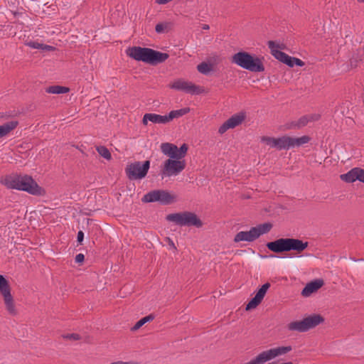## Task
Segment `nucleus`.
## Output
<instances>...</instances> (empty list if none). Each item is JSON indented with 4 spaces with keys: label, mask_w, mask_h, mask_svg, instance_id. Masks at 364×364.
Wrapping results in <instances>:
<instances>
[{
    "label": "nucleus",
    "mask_w": 364,
    "mask_h": 364,
    "mask_svg": "<svg viewBox=\"0 0 364 364\" xmlns=\"http://www.w3.org/2000/svg\"><path fill=\"white\" fill-rule=\"evenodd\" d=\"M1 183L9 189L23 191L35 196L41 194L42 188L31 176L28 175L17 173L6 175L1 180Z\"/></svg>",
    "instance_id": "1"
},
{
    "label": "nucleus",
    "mask_w": 364,
    "mask_h": 364,
    "mask_svg": "<svg viewBox=\"0 0 364 364\" xmlns=\"http://www.w3.org/2000/svg\"><path fill=\"white\" fill-rule=\"evenodd\" d=\"M127 55L137 61L156 65L165 62L169 57L168 53H161L149 48L133 46L129 48Z\"/></svg>",
    "instance_id": "2"
},
{
    "label": "nucleus",
    "mask_w": 364,
    "mask_h": 364,
    "mask_svg": "<svg viewBox=\"0 0 364 364\" xmlns=\"http://www.w3.org/2000/svg\"><path fill=\"white\" fill-rule=\"evenodd\" d=\"M266 246L275 253L295 251L299 254L308 247L309 242L297 238H279L267 242Z\"/></svg>",
    "instance_id": "3"
},
{
    "label": "nucleus",
    "mask_w": 364,
    "mask_h": 364,
    "mask_svg": "<svg viewBox=\"0 0 364 364\" xmlns=\"http://www.w3.org/2000/svg\"><path fill=\"white\" fill-rule=\"evenodd\" d=\"M262 59L246 51H240L232 56V63L253 73L264 71Z\"/></svg>",
    "instance_id": "4"
},
{
    "label": "nucleus",
    "mask_w": 364,
    "mask_h": 364,
    "mask_svg": "<svg viewBox=\"0 0 364 364\" xmlns=\"http://www.w3.org/2000/svg\"><path fill=\"white\" fill-rule=\"evenodd\" d=\"M166 220L179 226H195L196 228L203 226V222L196 214L189 211L168 214L166 215Z\"/></svg>",
    "instance_id": "5"
},
{
    "label": "nucleus",
    "mask_w": 364,
    "mask_h": 364,
    "mask_svg": "<svg viewBox=\"0 0 364 364\" xmlns=\"http://www.w3.org/2000/svg\"><path fill=\"white\" fill-rule=\"evenodd\" d=\"M323 321L324 318L322 316L314 314L302 320L290 322L287 325V328L291 331L304 333L315 328Z\"/></svg>",
    "instance_id": "6"
},
{
    "label": "nucleus",
    "mask_w": 364,
    "mask_h": 364,
    "mask_svg": "<svg viewBox=\"0 0 364 364\" xmlns=\"http://www.w3.org/2000/svg\"><path fill=\"white\" fill-rule=\"evenodd\" d=\"M272 228L270 223H264L259 224L255 227L251 228L249 231H240L237 232L234 238L235 242L241 241L253 242L260 235L269 232Z\"/></svg>",
    "instance_id": "7"
},
{
    "label": "nucleus",
    "mask_w": 364,
    "mask_h": 364,
    "mask_svg": "<svg viewBox=\"0 0 364 364\" xmlns=\"http://www.w3.org/2000/svg\"><path fill=\"white\" fill-rule=\"evenodd\" d=\"M150 168V161L144 162L134 161L128 164L125 168L127 176L129 180L142 179L146 177Z\"/></svg>",
    "instance_id": "8"
},
{
    "label": "nucleus",
    "mask_w": 364,
    "mask_h": 364,
    "mask_svg": "<svg viewBox=\"0 0 364 364\" xmlns=\"http://www.w3.org/2000/svg\"><path fill=\"white\" fill-rule=\"evenodd\" d=\"M292 350L291 346H280L265 350L247 364H263L279 355H284Z\"/></svg>",
    "instance_id": "9"
},
{
    "label": "nucleus",
    "mask_w": 364,
    "mask_h": 364,
    "mask_svg": "<svg viewBox=\"0 0 364 364\" xmlns=\"http://www.w3.org/2000/svg\"><path fill=\"white\" fill-rule=\"evenodd\" d=\"M144 203L159 202L161 205H169L173 203L174 196L164 190H154L146 193L141 198Z\"/></svg>",
    "instance_id": "10"
},
{
    "label": "nucleus",
    "mask_w": 364,
    "mask_h": 364,
    "mask_svg": "<svg viewBox=\"0 0 364 364\" xmlns=\"http://www.w3.org/2000/svg\"><path fill=\"white\" fill-rule=\"evenodd\" d=\"M186 167L184 160H177L168 159L165 161L164 168L161 173L162 177L176 176L180 173Z\"/></svg>",
    "instance_id": "11"
},
{
    "label": "nucleus",
    "mask_w": 364,
    "mask_h": 364,
    "mask_svg": "<svg viewBox=\"0 0 364 364\" xmlns=\"http://www.w3.org/2000/svg\"><path fill=\"white\" fill-rule=\"evenodd\" d=\"M0 292L4 296V303L7 310L10 313L16 314L13 297L11 294L10 287L8 281L3 275H0Z\"/></svg>",
    "instance_id": "12"
},
{
    "label": "nucleus",
    "mask_w": 364,
    "mask_h": 364,
    "mask_svg": "<svg viewBox=\"0 0 364 364\" xmlns=\"http://www.w3.org/2000/svg\"><path fill=\"white\" fill-rule=\"evenodd\" d=\"M170 87L191 95H198L202 92L200 87L196 85L191 82H188L182 79L175 80L170 85Z\"/></svg>",
    "instance_id": "13"
},
{
    "label": "nucleus",
    "mask_w": 364,
    "mask_h": 364,
    "mask_svg": "<svg viewBox=\"0 0 364 364\" xmlns=\"http://www.w3.org/2000/svg\"><path fill=\"white\" fill-rule=\"evenodd\" d=\"M267 46L271 50V54L277 60L286 64L287 65H288L290 68H293L292 58H294V57H291V56L287 55V53H285L281 50H279L278 48H282V47L279 44H277L273 41H269L267 43Z\"/></svg>",
    "instance_id": "14"
},
{
    "label": "nucleus",
    "mask_w": 364,
    "mask_h": 364,
    "mask_svg": "<svg viewBox=\"0 0 364 364\" xmlns=\"http://www.w3.org/2000/svg\"><path fill=\"white\" fill-rule=\"evenodd\" d=\"M261 140L262 142L266 143V144L278 150L289 149V136H283L279 138L263 136Z\"/></svg>",
    "instance_id": "15"
},
{
    "label": "nucleus",
    "mask_w": 364,
    "mask_h": 364,
    "mask_svg": "<svg viewBox=\"0 0 364 364\" xmlns=\"http://www.w3.org/2000/svg\"><path fill=\"white\" fill-rule=\"evenodd\" d=\"M245 117L246 114L245 112L233 114L219 127L218 132L223 134L228 129L236 127L245 120Z\"/></svg>",
    "instance_id": "16"
},
{
    "label": "nucleus",
    "mask_w": 364,
    "mask_h": 364,
    "mask_svg": "<svg viewBox=\"0 0 364 364\" xmlns=\"http://www.w3.org/2000/svg\"><path fill=\"white\" fill-rule=\"evenodd\" d=\"M269 287L270 284L269 282L264 284L257 291L255 296L246 305L245 309L249 311L255 309L262 302Z\"/></svg>",
    "instance_id": "17"
},
{
    "label": "nucleus",
    "mask_w": 364,
    "mask_h": 364,
    "mask_svg": "<svg viewBox=\"0 0 364 364\" xmlns=\"http://www.w3.org/2000/svg\"><path fill=\"white\" fill-rule=\"evenodd\" d=\"M324 282L323 279H315L308 283L301 291V295L304 297L309 296L311 294L318 290Z\"/></svg>",
    "instance_id": "18"
},
{
    "label": "nucleus",
    "mask_w": 364,
    "mask_h": 364,
    "mask_svg": "<svg viewBox=\"0 0 364 364\" xmlns=\"http://www.w3.org/2000/svg\"><path fill=\"white\" fill-rule=\"evenodd\" d=\"M148 121H150L155 124H167L166 115H160L154 113H146L144 115L142 119V123L144 125H147Z\"/></svg>",
    "instance_id": "19"
},
{
    "label": "nucleus",
    "mask_w": 364,
    "mask_h": 364,
    "mask_svg": "<svg viewBox=\"0 0 364 364\" xmlns=\"http://www.w3.org/2000/svg\"><path fill=\"white\" fill-rule=\"evenodd\" d=\"M160 147L161 152L164 155L169 156L171 159L178 160V146L176 145L168 142H165L162 143Z\"/></svg>",
    "instance_id": "20"
},
{
    "label": "nucleus",
    "mask_w": 364,
    "mask_h": 364,
    "mask_svg": "<svg viewBox=\"0 0 364 364\" xmlns=\"http://www.w3.org/2000/svg\"><path fill=\"white\" fill-rule=\"evenodd\" d=\"M18 124V122L10 121L0 126V138L6 136L11 131L14 130Z\"/></svg>",
    "instance_id": "21"
},
{
    "label": "nucleus",
    "mask_w": 364,
    "mask_h": 364,
    "mask_svg": "<svg viewBox=\"0 0 364 364\" xmlns=\"http://www.w3.org/2000/svg\"><path fill=\"white\" fill-rule=\"evenodd\" d=\"M190 112L189 107H184L177 110H172L169 112L167 117L168 123L175 118H179Z\"/></svg>",
    "instance_id": "22"
},
{
    "label": "nucleus",
    "mask_w": 364,
    "mask_h": 364,
    "mask_svg": "<svg viewBox=\"0 0 364 364\" xmlns=\"http://www.w3.org/2000/svg\"><path fill=\"white\" fill-rule=\"evenodd\" d=\"M357 171H358V167L352 168L350 171H349L348 173L341 174L340 176V178L342 181L346 182V183H353L357 181Z\"/></svg>",
    "instance_id": "23"
},
{
    "label": "nucleus",
    "mask_w": 364,
    "mask_h": 364,
    "mask_svg": "<svg viewBox=\"0 0 364 364\" xmlns=\"http://www.w3.org/2000/svg\"><path fill=\"white\" fill-rule=\"evenodd\" d=\"M289 149L294 146H300L310 141V137L308 136H303L299 138H294L289 136Z\"/></svg>",
    "instance_id": "24"
},
{
    "label": "nucleus",
    "mask_w": 364,
    "mask_h": 364,
    "mask_svg": "<svg viewBox=\"0 0 364 364\" xmlns=\"http://www.w3.org/2000/svg\"><path fill=\"white\" fill-rule=\"evenodd\" d=\"M173 23L172 22H163L157 23L155 26V31L158 33L168 32L172 30Z\"/></svg>",
    "instance_id": "25"
},
{
    "label": "nucleus",
    "mask_w": 364,
    "mask_h": 364,
    "mask_svg": "<svg viewBox=\"0 0 364 364\" xmlns=\"http://www.w3.org/2000/svg\"><path fill=\"white\" fill-rule=\"evenodd\" d=\"M70 89L67 87L53 85L46 88V92L52 94H63L68 92Z\"/></svg>",
    "instance_id": "26"
},
{
    "label": "nucleus",
    "mask_w": 364,
    "mask_h": 364,
    "mask_svg": "<svg viewBox=\"0 0 364 364\" xmlns=\"http://www.w3.org/2000/svg\"><path fill=\"white\" fill-rule=\"evenodd\" d=\"M154 316L153 314H149L145 317H143L139 321H138L133 327H132L131 330L132 331H135L138 329H139L143 325H144L146 323L151 321L154 320Z\"/></svg>",
    "instance_id": "27"
},
{
    "label": "nucleus",
    "mask_w": 364,
    "mask_h": 364,
    "mask_svg": "<svg viewBox=\"0 0 364 364\" xmlns=\"http://www.w3.org/2000/svg\"><path fill=\"white\" fill-rule=\"evenodd\" d=\"M197 70L203 75H208L213 70V65L210 63L203 62L197 65Z\"/></svg>",
    "instance_id": "28"
},
{
    "label": "nucleus",
    "mask_w": 364,
    "mask_h": 364,
    "mask_svg": "<svg viewBox=\"0 0 364 364\" xmlns=\"http://www.w3.org/2000/svg\"><path fill=\"white\" fill-rule=\"evenodd\" d=\"M97 151L99 154L103 158L109 160L112 158L111 153L108 150V149L104 146H100L97 148Z\"/></svg>",
    "instance_id": "29"
},
{
    "label": "nucleus",
    "mask_w": 364,
    "mask_h": 364,
    "mask_svg": "<svg viewBox=\"0 0 364 364\" xmlns=\"http://www.w3.org/2000/svg\"><path fill=\"white\" fill-rule=\"evenodd\" d=\"M309 123L306 115L300 117L296 122L291 123V127L301 128L305 127Z\"/></svg>",
    "instance_id": "30"
},
{
    "label": "nucleus",
    "mask_w": 364,
    "mask_h": 364,
    "mask_svg": "<svg viewBox=\"0 0 364 364\" xmlns=\"http://www.w3.org/2000/svg\"><path fill=\"white\" fill-rule=\"evenodd\" d=\"M188 146L186 144H183L180 148H178V160L183 159L188 151Z\"/></svg>",
    "instance_id": "31"
},
{
    "label": "nucleus",
    "mask_w": 364,
    "mask_h": 364,
    "mask_svg": "<svg viewBox=\"0 0 364 364\" xmlns=\"http://www.w3.org/2000/svg\"><path fill=\"white\" fill-rule=\"evenodd\" d=\"M362 60V57L360 56L358 54L353 55L352 58L350 59V66L352 68H355L358 66V64L359 62Z\"/></svg>",
    "instance_id": "32"
},
{
    "label": "nucleus",
    "mask_w": 364,
    "mask_h": 364,
    "mask_svg": "<svg viewBox=\"0 0 364 364\" xmlns=\"http://www.w3.org/2000/svg\"><path fill=\"white\" fill-rule=\"evenodd\" d=\"M27 46L34 48V49H41L43 48V43H40L36 41H28L25 43Z\"/></svg>",
    "instance_id": "33"
},
{
    "label": "nucleus",
    "mask_w": 364,
    "mask_h": 364,
    "mask_svg": "<svg viewBox=\"0 0 364 364\" xmlns=\"http://www.w3.org/2000/svg\"><path fill=\"white\" fill-rule=\"evenodd\" d=\"M63 338L68 340L77 341L80 338V336L77 333H68L63 336Z\"/></svg>",
    "instance_id": "34"
},
{
    "label": "nucleus",
    "mask_w": 364,
    "mask_h": 364,
    "mask_svg": "<svg viewBox=\"0 0 364 364\" xmlns=\"http://www.w3.org/2000/svg\"><path fill=\"white\" fill-rule=\"evenodd\" d=\"M306 116L309 122L318 121L321 118V115L319 114H311Z\"/></svg>",
    "instance_id": "35"
},
{
    "label": "nucleus",
    "mask_w": 364,
    "mask_h": 364,
    "mask_svg": "<svg viewBox=\"0 0 364 364\" xmlns=\"http://www.w3.org/2000/svg\"><path fill=\"white\" fill-rule=\"evenodd\" d=\"M356 176L357 181L364 183V169L358 168Z\"/></svg>",
    "instance_id": "36"
},
{
    "label": "nucleus",
    "mask_w": 364,
    "mask_h": 364,
    "mask_svg": "<svg viewBox=\"0 0 364 364\" xmlns=\"http://www.w3.org/2000/svg\"><path fill=\"white\" fill-rule=\"evenodd\" d=\"M293 61V67L294 65H297V66H299V67H302L305 65L304 62L302 61L301 59L299 58H295L294 57V58H292Z\"/></svg>",
    "instance_id": "37"
},
{
    "label": "nucleus",
    "mask_w": 364,
    "mask_h": 364,
    "mask_svg": "<svg viewBox=\"0 0 364 364\" xmlns=\"http://www.w3.org/2000/svg\"><path fill=\"white\" fill-rule=\"evenodd\" d=\"M85 259V256L82 253H79L75 256V260L77 263H82Z\"/></svg>",
    "instance_id": "38"
},
{
    "label": "nucleus",
    "mask_w": 364,
    "mask_h": 364,
    "mask_svg": "<svg viewBox=\"0 0 364 364\" xmlns=\"http://www.w3.org/2000/svg\"><path fill=\"white\" fill-rule=\"evenodd\" d=\"M84 240V232L82 230L78 231L77 235V241L78 243L81 244Z\"/></svg>",
    "instance_id": "39"
},
{
    "label": "nucleus",
    "mask_w": 364,
    "mask_h": 364,
    "mask_svg": "<svg viewBox=\"0 0 364 364\" xmlns=\"http://www.w3.org/2000/svg\"><path fill=\"white\" fill-rule=\"evenodd\" d=\"M55 49V48L53 46L43 44V48H42L43 50L52 51V50H54Z\"/></svg>",
    "instance_id": "40"
},
{
    "label": "nucleus",
    "mask_w": 364,
    "mask_h": 364,
    "mask_svg": "<svg viewBox=\"0 0 364 364\" xmlns=\"http://www.w3.org/2000/svg\"><path fill=\"white\" fill-rule=\"evenodd\" d=\"M111 364H129V363L123 362V361H117V362H113Z\"/></svg>",
    "instance_id": "41"
},
{
    "label": "nucleus",
    "mask_w": 364,
    "mask_h": 364,
    "mask_svg": "<svg viewBox=\"0 0 364 364\" xmlns=\"http://www.w3.org/2000/svg\"><path fill=\"white\" fill-rule=\"evenodd\" d=\"M209 28L210 27H209V26L208 24H204L203 26V27H202V28L204 29V30H208V29H209Z\"/></svg>",
    "instance_id": "42"
},
{
    "label": "nucleus",
    "mask_w": 364,
    "mask_h": 364,
    "mask_svg": "<svg viewBox=\"0 0 364 364\" xmlns=\"http://www.w3.org/2000/svg\"><path fill=\"white\" fill-rule=\"evenodd\" d=\"M359 3H364V0H358Z\"/></svg>",
    "instance_id": "43"
},
{
    "label": "nucleus",
    "mask_w": 364,
    "mask_h": 364,
    "mask_svg": "<svg viewBox=\"0 0 364 364\" xmlns=\"http://www.w3.org/2000/svg\"><path fill=\"white\" fill-rule=\"evenodd\" d=\"M282 364H293L291 362H288V363H282Z\"/></svg>",
    "instance_id": "44"
},
{
    "label": "nucleus",
    "mask_w": 364,
    "mask_h": 364,
    "mask_svg": "<svg viewBox=\"0 0 364 364\" xmlns=\"http://www.w3.org/2000/svg\"><path fill=\"white\" fill-rule=\"evenodd\" d=\"M268 364H277L276 363L273 362V363H268Z\"/></svg>",
    "instance_id": "45"
},
{
    "label": "nucleus",
    "mask_w": 364,
    "mask_h": 364,
    "mask_svg": "<svg viewBox=\"0 0 364 364\" xmlns=\"http://www.w3.org/2000/svg\"><path fill=\"white\" fill-rule=\"evenodd\" d=\"M363 102L364 104V96L363 97Z\"/></svg>",
    "instance_id": "46"
}]
</instances>
